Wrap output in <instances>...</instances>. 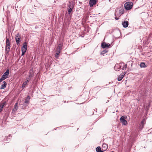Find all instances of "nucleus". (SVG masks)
I'll return each mask as SVG.
<instances>
[{
	"instance_id": "obj_1",
	"label": "nucleus",
	"mask_w": 152,
	"mask_h": 152,
	"mask_svg": "<svg viewBox=\"0 0 152 152\" xmlns=\"http://www.w3.org/2000/svg\"><path fill=\"white\" fill-rule=\"evenodd\" d=\"M133 6V3L131 2H128L124 4L125 9L127 10H129L131 9Z\"/></svg>"
},
{
	"instance_id": "obj_2",
	"label": "nucleus",
	"mask_w": 152,
	"mask_h": 152,
	"mask_svg": "<svg viewBox=\"0 0 152 152\" xmlns=\"http://www.w3.org/2000/svg\"><path fill=\"white\" fill-rule=\"evenodd\" d=\"M127 118V116L126 115L122 116L120 118V120L121 122L124 125H126L127 124V121L125 120Z\"/></svg>"
},
{
	"instance_id": "obj_3",
	"label": "nucleus",
	"mask_w": 152,
	"mask_h": 152,
	"mask_svg": "<svg viewBox=\"0 0 152 152\" xmlns=\"http://www.w3.org/2000/svg\"><path fill=\"white\" fill-rule=\"evenodd\" d=\"M20 35L19 33H17L15 36V39L17 45H19L20 43Z\"/></svg>"
},
{
	"instance_id": "obj_4",
	"label": "nucleus",
	"mask_w": 152,
	"mask_h": 152,
	"mask_svg": "<svg viewBox=\"0 0 152 152\" xmlns=\"http://www.w3.org/2000/svg\"><path fill=\"white\" fill-rule=\"evenodd\" d=\"M115 18L116 20H118L119 19L118 17H119L121 15L120 13H119V9H117L115 10Z\"/></svg>"
},
{
	"instance_id": "obj_5",
	"label": "nucleus",
	"mask_w": 152,
	"mask_h": 152,
	"mask_svg": "<svg viewBox=\"0 0 152 152\" xmlns=\"http://www.w3.org/2000/svg\"><path fill=\"white\" fill-rule=\"evenodd\" d=\"M9 74V69H7L6 71L5 72L3 75L1 76L2 78H3L4 80H5L8 77Z\"/></svg>"
},
{
	"instance_id": "obj_6",
	"label": "nucleus",
	"mask_w": 152,
	"mask_h": 152,
	"mask_svg": "<svg viewBox=\"0 0 152 152\" xmlns=\"http://www.w3.org/2000/svg\"><path fill=\"white\" fill-rule=\"evenodd\" d=\"M73 6L72 5L71 3L69 2L67 7V11L69 14H70L72 12V9H73Z\"/></svg>"
},
{
	"instance_id": "obj_7",
	"label": "nucleus",
	"mask_w": 152,
	"mask_h": 152,
	"mask_svg": "<svg viewBox=\"0 0 152 152\" xmlns=\"http://www.w3.org/2000/svg\"><path fill=\"white\" fill-rule=\"evenodd\" d=\"M122 64H116L115 66L114 69L116 71H118L120 70V68L121 67Z\"/></svg>"
},
{
	"instance_id": "obj_8",
	"label": "nucleus",
	"mask_w": 152,
	"mask_h": 152,
	"mask_svg": "<svg viewBox=\"0 0 152 152\" xmlns=\"http://www.w3.org/2000/svg\"><path fill=\"white\" fill-rule=\"evenodd\" d=\"M97 2V0H90L89 1V4L91 7L95 5Z\"/></svg>"
},
{
	"instance_id": "obj_9",
	"label": "nucleus",
	"mask_w": 152,
	"mask_h": 152,
	"mask_svg": "<svg viewBox=\"0 0 152 152\" xmlns=\"http://www.w3.org/2000/svg\"><path fill=\"white\" fill-rule=\"evenodd\" d=\"M27 48V45L26 42H24L23 44V46L21 48L22 50H24L26 51Z\"/></svg>"
},
{
	"instance_id": "obj_10",
	"label": "nucleus",
	"mask_w": 152,
	"mask_h": 152,
	"mask_svg": "<svg viewBox=\"0 0 152 152\" xmlns=\"http://www.w3.org/2000/svg\"><path fill=\"white\" fill-rule=\"evenodd\" d=\"M110 46L109 43L107 44L105 42H103L101 45V47L103 48H108Z\"/></svg>"
},
{
	"instance_id": "obj_11",
	"label": "nucleus",
	"mask_w": 152,
	"mask_h": 152,
	"mask_svg": "<svg viewBox=\"0 0 152 152\" xmlns=\"http://www.w3.org/2000/svg\"><path fill=\"white\" fill-rule=\"evenodd\" d=\"M122 25L124 28H126L128 26L129 22L125 20L122 23Z\"/></svg>"
},
{
	"instance_id": "obj_12",
	"label": "nucleus",
	"mask_w": 152,
	"mask_h": 152,
	"mask_svg": "<svg viewBox=\"0 0 152 152\" xmlns=\"http://www.w3.org/2000/svg\"><path fill=\"white\" fill-rule=\"evenodd\" d=\"M33 76V73L32 72V71L31 70H30L28 76L27 78V79H28L27 80H28L29 81L31 79V77Z\"/></svg>"
},
{
	"instance_id": "obj_13",
	"label": "nucleus",
	"mask_w": 152,
	"mask_h": 152,
	"mask_svg": "<svg viewBox=\"0 0 152 152\" xmlns=\"http://www.w3.org/2000/svg\"><path fill=\"white\" fill-rule=\"evenodd\" d=\"M18 103H16L14 105V108L13 109L12 111L15 112L18 109Z\"/></svg>"
},
{
	"instance_id": "obj_14",
	"label": "nucleus",
	"mask_w": 152,
	"mask_h": 152,
	"mask_svg": "<svg viewBox=\"0 0 152 152\" xmlns=\"http://www.w3.org/2000/svg\"><path fill=\"white\" fill-rule=\"evenodd\" d=\"M108 146L106 144H103L102 146V149L103 150L106 151L107 148Z\"/></svg>"
},
{
	"instance_id": "obj_15",
	"label": "nucleus",
	"mask_w": 152,
	"mask_h": 152,
	"mask_svg": "<svg viewBox=\"0 0 152 152\" xmlns=\"http://www.w3.org/2000/svg\"><path fill=\"white\" fill-rule=\"evenodd\" d=\"M3 84H2L1 85V87L0 88L1 89H4L7 86V83L5 81H4L3 82Z\"/></svg>"
},
{
	"instance_id": "obj_16",
	"label": "nucleus",
	"mask_w": 152,
	"mask_h": 152,
	"mask_svg": "<svg viewBox=\"0 0 152 152\" xmlns=\"http://www.w3.org/2000/svg\"><path fill=\"white\" fill-rule=\"evenodd\" d=\"M10 46H6V47H5V50H6V53L7 54H8L9 52L10 51Z\"/></svg>"
},
{
	"instance_id": "obj_17",
	"label": "nucleus",
	"mask_w": 152,
	"mask_h": 152,
	"mask_svg": "<svg viewBox=\"0 0 152 152\" xmlns=\"http://www.w3.org/2000/svg\"><path fill=\"white\" fill-rule=\"evenodd\" d=\"M29 81L28 80H27L23 83L22 86V88H24L26 86L27 84Z\"/></svg>"
},
{
	"instance_id": "obj_18",
	"label": "nucleus",
	"mask_w": 152,
	"mask_h": 152,
	"mask_svg": "<svg viewBox=\"0 0 152 152\" xmlns=\"http://www.w3.org/2000/svg\"><path fill=\"white\" fill-rule=\"evenodd\" d=\"M125 75V74H121L119 75V76L118 77V81H120L122 79L123 77L124 76V75Z\"/></svg>"
},
{
	"instance_id": "obj_19",
	"label": "nucleus",
	"mask_w": 152,
	"mask_h": 152,
	"mask_svg": "<svg viewBox=\"0 0 152 152\" xmlns=\"http://www.w3.org/2000/svg\"><path fill=\"white\" fill-rule=\"evenodd\" d=\"M140 66L141 68H145L147 67V66L144 62H141L140 64Z\"/></svg>"
},
{
	"instance_id": "obj_20",
	"label": "nucleus",
	"mask_w": 152,
	"mask_h": 152,
	"mask_svg": "<svg viewBox=\"0 0 152 152\" xmlns=\"http://www.w3.org/2000/svg\"><path fill=\"white\" fill-rule=\"evenodd\" d=\"M6 45L10 46V42L8 38H7L6 42Z\"/></svg>"
},
{
	"instance_id": "obj_21",
	"label": "nucleus",
	"mask_w": 152,
	"mask_h": 152,
	"mask_svg": "<svg viewBox=\"0 0 152 152\" xmlns=\"http://www.w3.org/2000/svg\"><path fill=\"white\" fill-rule=\"evenodd\" d=\"M62 45L61 44H59L57 48V50H60V51H61L62 48Z\"/></svg>"
},
{
	"instance_id": "obj_22",
	"label": "nucleus",
	"mask_w": 152,
	"mask_h": 152,
	"mask_svg": "<svg viewBox=\"0 0 152 152\" xmlns=\"http://www.w3.org/2000/svg\"><path fill=\"white\" fill-rule=\"evenodd\" d=\"M124 9H121L120 10L119 9V13H120L121 15L124 14Z\"/></svg>"
},
{
	"instance_id": "obj_23",
	"label": "nucleus",
	"mask_w": 152,
	"mask_h": 152,
	"mask_svg": "<svg viewBox=\"0 0 152 152\" xmlns=\"http://www.w3.org/2000/svg\"><path fill=\"white\" fill-rule=\"evenodd\" d=\"M101 150V148L99 146L98 147L96 148V151L97 152H99Z\"/></svg>"
},
{
	"instance_id": "obj_24",
	"label": "nucleus",
	"mask_w": 152,
	"mask_h": 152,
	"mask_svg": "<svg viewBox=\"0 0 152 152\" xmlns=\"http://www.w3.org/2000/svg\"><path fill=\"white\" fill-rule=\"evenodd\" d=\"M6 103V102H4L2 103V104H0V107H2V109H3V108L4 106L5 105Z\"/></svg>"
},
{
	"instance_id": "obj_25",
	"label": "nucleus",
	"mask_w": 152,
	"mask_h": 152,
	"mask_svg": "<svg viewBox=\"0 0 152 152\" xmlns=\"http://www.w3.org/2000/svg\"><path fill=\"white\" fill-rule=\"evenodd\" d=\"M61 51H60V50H56V54L57 55H59Z\"/></svg>"
},
{
	"instance_id": "obj_26",
	"label": "nucleus",
	"mask_w": 152,
	"mask_h": 152,
	"mask_svg": "<svg viewBox=\"0 0 152 152\" xmlns=\"http://www.w3.org/2000/svg\"><path fill=\"white\" fill-rule=\"evenodd\" d=\"M107 52H108V51L107 50H104L102 52L101 54H104Z\"/></svg>"
},
{
	"instance_id": "obj_27",
	"label": "nucleus",
	"mask_w": 152,
	"mask_h": 152,
	"mask_svg": "<svg viewBox=\"0 0 152 152\" xmlns=\"http://www.w3.org/2000/svg\"><path fill=\"white\" fill-rule=\"evenodd\" d=\"M143 125H141V124H140V126H139V129H140V130H142V129L143 128Z\"/></svg>"
},
{
	"instance_id": "obj_28",
	"label": "nucleus",
	"mask_w": 152,
	"mask_h": 152,
	"mask_svg": "<svg viewBox=\"0 0 152 152\" xmlns=\"http://www.w3.org/2000/svg\"><path fill=\"white\" fill-rule=\"evenodd\" d=\"M24 102L26 104H28L29 102V100L26 99H25Z\"/></svg>"
},
{
	"instance_id": "obj_29",
	"label": "nucleus",
	"mask_w": 152,
	"mask_h": 152,
	"mask_svg": "<svg viewBox=\"0 0 152 152\" xmlns=\"http://www.w3.org/2000/svg\"><path fill=\"white\" fill-rule=\"evenodd\" d=\"M127 67V64H126L125 65H124V66L123 68V70L125 69Z\"/></svg>"
},
{
	"instance_id": "obj_30",
	"label": "nucleus",
	"mask_w": 152,
	"mask_h": 152,
	"mask_svg": "<svg viewBox=\"0 0 152 152\" xmlns=\"http://www.w3.org/2000/svg\"><path fill=\"white\" fill-rule=\"evenodd\" d=\"M145 124V121L144 120H142L140 124L144 126V124Z\"/></svg>"
},
{
	"instance_id": "obj_31",
	"label": "nucleus",
	"mask_w": 152,
	"mask_h": 152,
	"mask_svg": "<svg viewBox=\"0 0 152 152\" xmlns=\"http://www.w3.org/2000/svg\"><path fill=\"white\" fill-rule=\"evenodd\" d=\"M26 51L24 50H22V56L23 55Z\"/></svg>"
},
{
	"instance_id": "obj_32",
	"label": "nucleus",
	"mask_w": 152,
	"mask_h": 152,
	"mask_svg": "<svg viewBox=\"0 0 152 152\" xmlns=\"http://www.w3.org/2000/svg\"><path fill=\"white\" fill-rule=\"evenodd\" d=\"M4 80V79L1 77V78L0 79V83L3 80Z\"/></svg>"
},
{
	"instance_id": "obj_33",
	"label": "nucleus",
	"mask_w": 152,
	"mask_h": 152,
	"mask_svg": "<svg viewBox=\"0 0 152 152\" xmlns=\"http://www.w3.org/2000/svg\"><path fill=\"white\" fill-rule=\"evenodd\" d=\"M30 99V97L29 96H27L26 99H27L28 100H29V99Z\"/></svg>"
},
{
	"instance_id": "obj_34",
	"label": "nucleus",
	"mask_w": 152,
	"mask_h": 152,
	"mask_svg": "<svg viewBox=\"0 0 152 152\" xmlns=\"http://www.w3.org/2000/svg\"><path fill=\"white\" fill-rule=\"evenodd\" d=\"M55 57L56 58H57L59 56L58 55H57L56 54L55 56Z\"/></svg>"
},
{
	"instance_id": "obj_35",
	"label": "nucleus",
	"mask_w": 152,
	"mask_h": 152,
	"mask_svg": "<svg viewBox=\"0 0 152 152\" xmlns=\"http://www.w3.org/2000/svg\"><path fill=\"white\" fill-rule=\"evenodd\" d=\"M99 152H104L103 151H101V150Z\"/></svg>"
}]
</instances>
